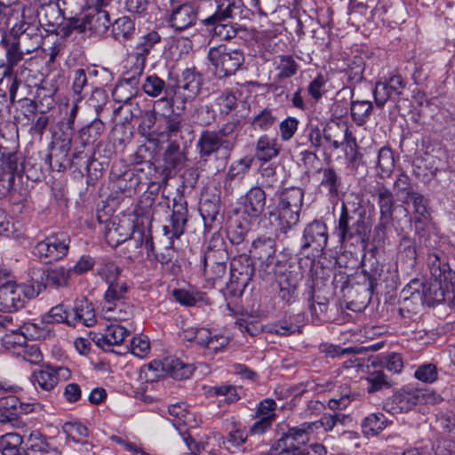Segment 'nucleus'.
<instances>
[{
	"instance_id": "obj_1",
	"label": "nucleus",
	"mask_w": 455,
	"mask_h": 455,
	"mask_svg": "<svg viewBox=\"0 0 455 455\" xmlns=\"http://www.w3.org/2000/svg\"><path fill=\"white\" fill-rule=\"evenodd\" d=\"M304 191L298 187L283 189L278 196L276 206L268 212L269 219L277 221L280 229L286 233L299 220Z\"/></svg>"
},
{
	"instance_id": "obj_2",
	"label": "nucleus",
	"mask_w": 455,
	"mask_h": 455,
	"mask_svg": "<svg viewBox=\"0 0 455 455\" xmlns=\"http://www.w3.org/2000/svg\"><path fill=\"white\" fill-rule=\"evenodd\" d=\"M336 232L341 243L354 244L363 241L370 232V226L366 222L364 212H355L353 214H349L343 203Z\"/></svg>"
},
{
	"instance_id": "obj_3",
	"label": "nucleus",
	"mask_w": 455,
	"mask_h": 455,
	"mask_svg": "<svg viewBox=\"0 0 455 455\" xmlns=\"http://www.w3.org/2000/svg\"><path fill=\"white\" fill-rule=\"evenodd\" d=\"M208 60L213 67L215 76L224 78L235 74L244 58L242 51L227 44H220L209 49Z\"/></svg>"
},
{
	"instance_id": "obj_4",
	"label": "nucleus",
	"mask_w": 455,
	"mask_h": 455,
	"mask_svg": "<svg viewBox=\"0 0 455 455\" xmlns=\"http://www.w3.org/2000/svg\"><path fill=\"white\" fill-rule=\"evenodd\" d=\"M311 426L304 422L296 427H290L288 430L271 446L268 455H295L309 441Z\"/></svg>"
},
{
	"instance_id": "obj_5",
	"label": "nucleus",
	"mask_w": 455,
	"mask_h": 455,
	"mask_svg": "<svg viewBox=\"0 0 455 455\" xmlns=\"http://www.w3.org/2000/svg\"><path fill=\"white\" fill-rule=\"evenodd\" d=\"M69 244L68 234L55 233L38 242L33 248V254L45 263H52L68 255Z\"/></svg>"
},
{
	"instance_id": "obj_6",
	"label": "nucleus",
	"mask_w": 455,
	"mask_h": 455,
	"mask_svg": "<svg viewBox=\"0 0 455 455\" xmlns=\"http://www.w3.org/2000/svg\"><path fill=\"white\" fill-rule=\"evenodd\" d=\"M10 35L28 54L38 49L42 43L39 24L36 19L30 21L25 20V9L22 12V20L12 26Z\"/></svg>"
},
{
	"instance_id": "obj_7",
	"label": "nucleus",
	"mask_w": 455,
	"mask_h": 455,
	"mask_svg": "<svg viewBox=\"0 0 455 455\" xmlns=\"http://www.w3.org/2000/svg\"><path fill=\"white\" fill-rule=\"evenodd\" d=\"M254 274V266L246 254L235 257L230 262V278L228 287L233 291L242 292L249 284Z\"/></svg>"
},
{
	"instance_id": "obj_8",
	"label": "nucleus",
	"mask_w": 455,
	"mask_h": 455,
	"mask_svg": "<svg viewBox=\"0 0 455 455\" xmlns=\"http://www.w3.org/2000/svg\"><path fill=\"white\" fill-rule=\"evenodd\" d=\"M427 261L431 277L435 283L438 285L435 299L438 301H443L445 299L444 292L449 289L452 273L446 258L443 254L431 253L428 255Z\"/></svg>"
},
{
	"instance_id": "obj_9",
	"label": "nucleus",
	"mask_w": 455,
	"mask_h": 455,
	"mask_svg": "<svg viewBox=\"0 0 455 455\" xmlns=\"http://www.w3.org/2000/svg\"><path fill=\"white\" fill-rule=\"evenodd\" d=\"M374 195L377 197L380 213L379 223L375 227L374 231L380 241L385 239L387 227L392 221L395 199L391 190L383 185L375 188Z\"/></svg>"
},
{
	"instance_id": "obj_10",
	"label": "nucleus",
	"mask_w": 455,
	"mask_h": 455,
	"mask_svg": "<svg viewBox=\"0 0 455 455\" xmlns=\"http://www.w3.org/2000/svg\"><path fill=\"white\" fill-rule=\"evenodd\" d=\"M235 147L234 141L220 138L216 131H203L196 141V150L200 159L208 161L211 156L217 154L220 150L230 152Z\"/></svg>"
},
{
	"instance_id": "obj_11",
	"label": "nucleus",
	"mask_w": 455,
	"mask_h": 455,
	"mask_svg": "<svg viewBox=\"0 0 455 455\" xmlns=\"http://www.w3.org/2000/svg\"><path fill=\"white\" fill-rule=\"evenodd\" d=\"M239 212L248 221H255L266 205V193L260 187H252L240 198Z\"/></svg>"
},
{
	"instance_id": "obj_12",
	"label": "nucleus",
	"mask_w": 455,
	"mask_h": 455,
	"mask_svg": "<svg viewBox=\"0 0 455 455\" xmlns=\"http://www.w3.org/2000/svg\"><path fill=\"white\" fill-rule=\"evenodd\" d=\"M276 403L275 400L267 398L261 401L255 411V422L250 427L249 433L253 435H263L267 432L272 424L275 421Z\"/></svg>"
},
{
	"instance_id": "obj_13",
	"label": "nucleus",
	"mask_w": 455,
	"mask_h": 455,
	"mask_svg": "<svg viewBox=\"0 0 455 455\" xmlns=\"http://www.w3.org/2000/svg\"><path fill=\"white\" fill-rule=\"evenodd\" d=\"M198 15L197 5L194 3L172 4L168 22L176 30H184L194 26Z\"/></svg>"
},
{
	"instance_id": "obj_14",
	"label": "nucleus",
	"mask_w": 455,
	"mask_h": 455,
	"mask_svg": "<svg viewBox=\"0 0 455 455\" xmlns=\"http://www.w3.org/2000/svg\"><path fill=\"white\" fill-rule=\"evenodd\" d=\"M302 241L303 250L312 248L316 252H322L328 242L326 225L320 220H314L307 224L303 231Z\"/></svg>"
},
{
	"instance_id": "obj_15",
	"label": "nucleus",
	"mask_w": 455,
	"mask_h": 455,
	"mask_svg": "<svg viewBox=\"0 0 455 455\" xmlns=\"http://www.w3.org/2000/svg\"><path fill=\"white\" fill-rule=\"evenodd\" d=\"M404 87L405 84L400 75L391 76L387 80L377 83L373 91L377 107L382 108L387 100L399 98Z\"/></svg>"
},
{
	"instance_id": "obj_16",
	"label": "nucleus",
	"mask_w": 455,
	"mask_h": 455,
	"mask_svg": "<svg viewBox=\"0 0 455 455\" xmlns=\"http://www.w3.org/2000/svg\"><path fill=\"white\" fill-rule=\"evenodd\" d=\"M29 289L17 283L0 290V311L13 312L24 307Z\"/></svg>"
},
{
	"instance_id": "obj_17",
	"label": "nucleus",
	"mask_w": 455,
	"mask_h": 455,
	"mask_svg": "<svg viewBox=\"0 0 455 455\" xmlns=\"http://www.w3.org/2000/svg\"><path fill=\"white\" fill-rule=\"evenodd\" d=\"M131 333V328L120 323H110L103 333L95 334L93 341L97 347L104 351H111L114 346H120Z\"/></svg>"
},
{
	"instance_id": "obj_18",
	"label": "nucleus",
	"mask_w": 455,
	"mask_h": 455,
	"mask_svg": "<svg viewBox=\"0 0 455 455\" xmlns=\"http://www.w3.org/2000/svg\"><path fill=\"white\" fill-rule=\"evenodd\" d=\"M422 399L421 388L413 386L400 388L392 396V402L400 412H407L412 410L416 405L420 404Z\"/></svg>"
},
{
	"instance_id": "obj_19",
	"label": "nucleus",
	"mask_w": 455,
	"mask_h": 455,
	"mask_svg": "<svg viewBox=\"0 0 455 455\" xmlns=\"http://www.w3.org/2000/svg\"><path fill=\"white\" fill-rule=\"evenodd\" d=\"M202 86V77L194 69H185L177 82L178 92L182 95L184 100L196 98Z\"/></svg>"
},
{
	"instance_id": "obj_20",
	"label": "nucleus",
	"mask_w": 455,
	"mask_h": 455,
	"mask_svg": "<svg viewBox=\"0 0 455 455\" xmlns=\"http://www.w3.org/2000/svg\"><path fill=\"white\" fill-rule=\"evenodd\" d=\"M88 11L84 14L86 30H90L96 35L104 34L109 28L111 21L108 12L102 9L103 6L98 5Z\"/></svg>"
},
{
	"instance_id": "obj_21",
	"label": "nucleus",
	"mask_w": 455,
	"mask_h": 455,
	"mask_svg": "<svg viewBox=\"0 0 455 455\" xmlns=\"http://www.w3.org/2000/svg\"><path fill=\"white\" fill-rule=\"evenodd\" d=\"M131 225L129 223L111 220L105 227V238L111 247H116L124 243L131 235Z\"/></svg>"
},
{
	"instance_id": "obj_22",
	"label": "nucleus",
	"mask_w": 455,
	"mask_h": 455,
	"mask_svg": "<svg viewBox=\"0 0 455 455\" xmlns=\"http://www.w3.org/2000/svg\"><path fill=\"white\" fill-rule=\"evenodd\" d=\"M145 67L146 63L143 60L129 52L124 66V72L122 83L132 87L137 86Z\"/></svg>"
},
{
	"instance_id": "obj_23",
	"label": "nucleus",
	"mask_w": 455,
	"mask_h": 455,
	"mask_svg": "<svg viewBox=\"0 0 455 455\" xmlns=\"http://www.w3.org/2000/svg\"><path fill=\"white\" fill-rule=\"evenodd\" d=\"M71 318H74V326L82 323L85 326H92L96 323V315L93 306L85 299H77L71 308Z\"/></svg>"
},
{
	"instance_id": "obj_24",
	"label": "nucleus",
	"mask_w": 455,
	"mask_h": 455,
	"mask_svg": "<svg viewBox=\"0 0 455 455\" xmlns=\"http://www.w3.org/2000/svg\"><path fill=\"white\" fill-rule=\"evenodd\" d=\"M132 312V307L124 301L104 302L101 308L103 317L113 322H127Z\"/></svg>"
},
{
	"instance_id": "obj_25",
	"label": "nucleus",
	"mask_w": 455,
	"mask_h": 455,
	"mask_svg": "<svg viewBox=\"0 0 455 455\" xmlns=\"http://www.w3.org/2000/svg\"><path fill=\"white\" fill-rule=\"evenodd\" d=\"M281 146L275 138L267 134L261 135L256 143L255 156L258 160L268 162L280 153Z\"/></svg>"
},
{
	"instance_id": "obj_26",
	"label": "nucleus",
	"mask_w": 455,
	"mask_h": 455,
	"mask_svg": "<svg viewBox=\"0 0 455 455\" xmlns=\"http://www.w3.org/2000/svg\"><path fill=\"white\" fill-rule=\"evenodd\" d=\"M214 255L208 252L204 257V275L205 281L212 286H214L217 282L222 279L226 274V263L223 261H214Z\"/></svg>"
},
{
	"instance_id": "obj_27",
	"label": "nucleus",
	"mask_w": 455,
	"mask_h": 455,
	"mask_svg": "<svg viewBox=\"0 0 455 455\" xmlns=\"http://www.w3.org/2000/svg\"><path fill=\"white\" fill-rule=\"evenodd\" d=\"M111 33L115 40L124 44L134 37L136 33L135 23L127 16L120 17L112 24Z\"/></svg>"
},
{
	"instance_id": "obj_28",
	"label": "nucleus",
	"mask_w": 455,
	"mask_h": 455,
	"mask_svg": "<svg viewBox=\"0 0 455 455\" xmlns=\"http://www.w3.org/2000/svg\"><path fill=\"white\" fill-rule=\"evenodd\" d=\"M164 366L165 376H171L176 379H188L193 371L191 365L186 364L179 358L172 356L164 359Z\"/></svg>"
},
{
	"instance_id": "obj_29",
	"label": "nucleus",
	"mask_w": 455,
	"mask_h": 455,
	"mask_svg": "<svg viewBox=\"0 0 455 455\" xmlns=\"http://www.w3.org/2000/svg\"><path fill=\"white\" fill-rule=\"evenodd\" d=\"M23 438L17 433H7L0 437L2 455H21L27 451L22 447Z\"/></svg>"
},
{
	"instance_id": "obj_30",
	"label": "nucleus",
	"mask_w": 455,
	"mask_h": 455,
	"mask_svg": "<svg viewBox=\"0 0 455 455\" xmlns=\"http://www.w3.org/2000/svg\"><path fill=\"white\" fill-rule=\"evenodd\" d=\"M104 129L105 124L99 117H95L88 125L83 127L78 133V140L82 147L96 141L102 134Z\"/></svg>"
},
{
	"instance_id": "obj_31",
	"label": "nucleus",
	"mask_w": 455,
	"mask_h": 455,
	"mask_svg": "<svg viewBox=\"0 0 455 455\" xmlns=\"http://www.w3.org/2000/svg\"><path fill=\"white\" fill-rule=\"evenodd\" d=\"M29 449L41 455H60L57 447L48 442V438L39 431H33L28 437Z\"/></svg>"
},
{
	"instance_id": "obj_32",
	"label": "nucleus",
	"mask_w": 455,
	"mask_h": 455,
	"mask_svg": "<svg viewBox=\"0 0 455 455\" xmlns=\"http://www.w3.org/2000/svg\"><path fill=\"white\" fill-rule=\"evenodd\" d=\"M387 425V419L383 413H371L362 421L363 433L367 436H376L382 432Z\"/></svg>"
},
{
	"instance_id": "obj_33",
	"label": "nucleus",
	"mask_w": 455,
	"mask_h": 455,
	"mask_svg": "<svg viewBox=\"0 0 455 455\" xmlns=\"http://www.w3.org/2000/svg\"><path fill=\"white\" fill-rule=\"evenodd\" d=\"M71 268L65 267H50L45 271V282L48 286L54 288L66 287L68 284Z\"/></svg>"
},
{
	"instance_id": "obj_34",
	"label": "nucleus",
	"mask_w": 455,
	"mask_h": 455,
	"mask_svg": "<svg viewBox=\"0 0 455 455\" xmlns=\"http://www.w3.org/2000/svg\"><path fill=\"white\" fill-rule=\"evenodd\" d=\"M373 106L370 100H352L351 116L357 125H363L371 117Z\"/></svg>"
},
{
	"instance_id": "obj_35",
	"label": "nucleus",
	"mask_w": 455,
	"mask_h": 455,
	"mask_svg": "<svg viewBox=\"0 0 455 455\" xmlns=\"http://www.w3.org/2000/svg\"><path fill=\"white\" fill-rule=\"evenodd\" d=\"M203 23L208 27L211 33L219 36L220 39L228 40L234 38L237 34L236 29L232 25L231 20H228V21H208V18H206L203 20Z\"/></svg>"
},
{
	"instance_id": "obj_36",
	"label": "nucleus",
	"mask_w": 455,
	"mask_h": 455,
	"mask_svg": "<svg viewBox=\"0 0 455 455\" xmlns=\"http://www.w3.org/2000/svg\"><path fill=\"white\" fill-rule=\"evenodd\" d=\"M275 242L269 236H261L252 242L251 252L259 259H267L275 252Z\"/></svg>"
},
{
	"instance_id": "obj_37",
	"label": "nucleus",
	"mask_w": 455,
	"mask_h": 455,
	"mask_svg": "<svg viewBox=\"0 0 455 455\" xmlns=\"http://www.w3.org/2000/svg\"><path fill=\"white\" fill-rule=\"evenodd\" d=\"M322 179L320 186L326 188L331 199L337 198L340 187V179L337 172L331 168H324L320 171Z\"/></svg>"
},
{
	"instance_id": "obj_38",
	"label": "nucleus",
	"mask_w": 455,
	"mask_h": 455,
	"mask_svg": "<svg viewBox=\"0 0 455 455\" xmlns=\"http://www.w3.org/2000/svg\"><path fill=\"white\" fill-rule=\"evenodd\" d=\"M143 238V232L134 231L132 237H129L124 243V255L132 260L140 259L142 256Z\"/></svg>"
},
{
	"instance_id": "obj_39",
	"label": "nucleus",
	"mask_w": 455,
	"mask_h": 455,
	"mask_svg": "<svg viewBox=\"0 0 455 455\" xmlns=\"http://www.w3.org/2000/svg\"><path fill=\"white\" fill-rule=\"evenodd\" d=\"M0 87L8 89L10 100L14 102L19 88V81L12 73V68L6 64L0 66Z\"/></svg>"
},
{
	"instance_id": "obj_40",
	"label": "nucleus",
	"mask_w": 455,
	"mask_h": 455,
	"mask_svg": "<svg viewBox=\"0 0 455 455\" xmlns=\"http://www.w3.org/2000/svg\"><path fill=\"white\" fill-rule=\"evenodd\" d=\"M141 88L145 94L152 98L159 97L164 92H167L165 81L156 74L147 76Z\"/></svg>"
},
{
	"instance_id": "obj_41",
	"label": "nucleus",
	"mask_w": 455,
	"mask_h": 455,
	"mask_svg": "<svg viewBox=\"0 0 455 455\" xmlns=\"http://www.w3.org/2000/svg\"><path fill=\"white\" fill-rule=\"evenodd\" d=\"M377 167L380 178L389 177L395 168V159L392 150L383 147L379 150Z\"/></svg>"
},
{
	"instance_id": "obj_42",
	"label": "nucleus",
	"mask_w": 455,
	"mask_h": 455,
	"mask_svg": "<svg viewBox=\"0 0 455 455\" xmlns=\"http://www.w3.org/2000/svg\"><path fill=\"white\" fill-rule=\"evenodd\" d=\"M2 43L4 44L5 48L6 65L13 68L23 60L24 55L28 53L27 52H24L21 45L18 44V41L13 37L12 40L7 41L3 39Z\"/></svg>"
},
{
	"instance_id": "obj_43",
	"label": "nucleus",
	"mask_w": 455,
	"mask_h": 455,
	"mask_svg": "<svg viewBox=\"0 0 455 455\" xmlns=\"http://www.w3.org/2000/svg\"><path fill=\"white\" fill-rule=\"evenodd\" d=\"M26 342V337L18 331H12L10 333H6L0 339V345L4 350L12 351L17 355L20 354V350Z\"/></svg>"
},
{
	"instance_id": "obj_44",
	"label": "nucleus",
	"mask_w": 455,
	"mask_h": 455,
	"mask_svg": "<svg viewBox=\"0 0 455 455\" xmlns=\"http://www.w3.org/2000/svg\"><path fill=\"white\" fill-rule=\"evenodd\" d=\"M32 379L35 383L46 391L52 390L57 385V379L55 378L53 367L52 366L35 371Z\"/></svg>"
},
{
	"instance_id": "obj_45",
	"label": "nucleus",
	"mask_w": 455,
	"mask_h": 455,
	"mask_svg": "<svg viewBox=\"0 0 455 455\" xmlns=\"http://www.w3.org/2000/svg\"><path fill=\"white\" fill-rule=\"evenodd\" d=\"M279 297L288 303L291 302L296 297L298 280L291 275H283L279 280Z\"/></svg>"
},
{
	"instance_id": "obj_46",
	"label": "nucleus",
	"mask_w": 455,
	"mask_h": 455,
	"mask_svg": "<svg viewBox=\"0 0 455 455\" xmlns=\"http://www.w3.org/2000/svg\"><path fill=\"white\" fill-rule=\"evenodd\" d=\"M243 7L242 0L230 1L226 7H223V4H219L216 12L208 17V21H228V20L233 19L235 9L242 10Z\"/></svg>"
},
{
	"instance_id": "obj_47",
	"label": "nucleus",
	"mask_w": 455,
	"mask_h": 455,
	"mask_svg": "<svg viewBox=\"0 0 455 455\" xmlns=\"http://www.w3.org/2000/svg\"><path fill=\"white\" fill-rule=\"evenodd\" d=\"M399 259L409 267L415 265L417 252L415 243L411 239L408 237L402 238L400 242Z\"/></svg>"
},
{
	"instance_id": "obj_48",
	"label": "nucleus",
	"mask_w": 455,
	"mask_h": 455,
	"mask_svg": "<svg viewBox=\"0 0 455 455\" xmlns=\"http://www.w3.org/2000/svg\"><path fill=\"white\" fill-rule=\"evenodd\" d=\"M0 172L20 176L22 169L19 167V159L16 153L3 152L0 156Z\"/></svg>"
},
{
	"instance_id": "obj_49",
	"label": "nucleus",
	"mask_w": 455,
	"mask_h": 455,
	"mask_svg": "<svg viewBox=\"0 0 455 455\" xmlns=\"http://www.w3.org/2000/svg\"><path fill=\"white\" fill-rule=\"evenodd\" d=\"M62 431L75 443L82 442L88 435L87 427L81 422L68 421L62 425Z\"/></svg>"
},
{
	"instance_id": "obj_50",
	"label": "nucleus",
	"mask_w": 455,
	"mask_h": 455,
	"mask_svg": "<svg viewBox=\"0 0 455 455\" xmlns=\"http://www.w3.org/2000/svg\"><path fill=\"white\" fill-rule=\"evenodd\" d=\"M278 185V177L275 172V167L272 164L261 166L259 169V178L258 179V186L262 189L275 188Z\"/></svg>"
},
{
	"instance_id": "obj_51",
	"label": "nucleus",
	"mask_w": 455,
	"mask_h": 455,
	"mask_svg": "<svg viewBox=\"0 0 455 455\" xmlns=\"http://www.w3.org/2000/svg\"><path fill=\"white\" fill-rule=\"evenodd\" d=\"M128 291V286L124 282L116 281L108 283V288L105 292L104 302L123 301Z\"/></svg>"
},
{
	"instance_id": "obj_52",
	"label": "nucleus",
	"mask_w": 455,
	"mask_h": 455,
	"mask_svg": "<svg viewBox=\"0 0 455 455\" xmlns=\"http://www.w3.org/2000/svg\"><path fill=\"white\" fill-rule=\"evenodd\" d=\"M142 374L144 375L145 379L149 382H154L165 377L164 360H154L150 362L141 369V375Z\"/></svg>"
},
{
	"instance_id": "obj_53",
	"label": "nucleus",
	"mask_w": 455,
	"mask_h": 455,
	"mask_svg": "<svg viewBox=\"0 0 455 455\" xmlns=\"http://www.w3.org/2000/svg\"><path fill=\"white\" fill-rule=\"evenodd\" d=\"M394 188L403 203L409 204L410 196L414 193L411 188L409 176L405 173H400L394 183Z\"/></svg>"
},
{
	"instance_id": "obj_54",
	"label": "nucleus",
	"mask_w": 455,
	"mask_h": 455,
	"mask_svg": "<svg viewBox=\"0 0 455 455\" xmlns=\"http://www.w3.org/2000/svg\"><path fill=\"white\" fill-rule=\"evenodd\" d=\"M48 318L53 323H66L74 326V318H71V310L64 304H59L51 308Z\"/></svg>"
},
{
	"instance_id": "obj_55",
	"label": "nucleus",
	"mask_w": 455,
	"mask_h": 455,
	"mask_svg": "<svg viewBox=\"0 0 455 455\" xmlns=\"http://www.w3.org/2000/svg\"><path fill=\"white\" fill-rule=\"evenodd\" d=\"M276 122V116L273 109L264 108L252 120L254 127L261 131H267Z\"/></svg>"
},
{
	"instance_id": "obj_56",
	"label": "nucleus",
	"mask_w": 455,
	"mask_h": 455,
	"mask_svg": "<svg viewBox=\"0 0 455 455\" xmlns=\"http://www.w3.org/2000/svg\"><path fill=\"white\" fill-rule=\"evenodd\" d=\"M199 211L204 222H212L215 220L220 205L217 199H204L200 202Z\"/></svg>"
},
{
	"instance_id": "obj_57",
	"label": "nucleus",
	"mask_w": 455,
	"mask_h": 455,
	"mask_svg": "<svg viewBox=\"0 0 455 455\" xmlns=\"http://www.w3.org/2000/svg\"><path fill=\"white\" fill-rule=\"evenodd\" d=\"M216 105L220 114L228 115L236 108L237 99L233 92L225 91L216 98Z\"/></svg>"
},
{
	"instance_id": "obj_58",
	"label": "nucleus",
	"mask_w": 455,
	"mask_h": 455,
	"mask_svg": "<svg viewBox=\"0 0 455 455\" xmlns=\"http://www.w3.org/2000/svg\"><path fill=\"white\" fill-rule=\"evenodd\" d=\"M298 64L290 55L280 56V61L277 65L278 76L281 78H288L294 76L298 70Z\"/></svg>"
},
{
	"instance_id": "obj_59",
	"label": "nucleus",
	"mask_w": 455,
	"mask_h": 455,
	"mask_svg": "<svg viewBox=\"0 0 455 455\" xmlns=\"http://www.w3.org/2000/svg\"><path fill=\"white\" fill-rule=\"evenodd\" d=\"M131 351L139 358L146 357L150 352L149 339L143 335L133 337L131 341Z\"/></svg>"
},
{
	"instance_id": "obj_60",
	"label": "nucleus",
	"mask_w": 455,
	"mask_h": 455,
	"mask_svg": "<svg viewBox=\"0 0 455 455\" xmlns=\"http://www.w3.org/2000/svg\"><path fill=\"white\" fill-rule=\"evenodd\" d=\"M251 163L252 159L248 156L233 163L228 169V178L230 180L242 179L250 169Z\"/></svg>"
},
{
	"instance_id": "obj_61",
	"label": "nucleus",
	"mask_w": 455,
	"mask_h": 455,
	"mask_svg": "<svg viewBox=\"0 0 455 455\" xmlns=\"http://www.w3.org/2000/svg\"><path fill=\"white\" fill-rule=\"evenodd\" d=\"M437 369L433 363L419 365L414 372V377L425 383H433L437 379Z\"/></svg>"
},
{
	"instance_id": "obj_62",
	"label": "nucleus",
	"mask_w": 455,
	"mask_h": 455,
	"mask_svg": "<svg viewBox=\"0 0 455 455\" xmlns=\"http://www.w3.org/2000/svg\"><path fill=\"white\" fill-rule=\"evenodd\" d=\"M343 140L347 145L346 157L349 163H355L358 159L357 144L355 139L349 132L347 126L341 127Z\"/></svg>"
},
{
	"instance_id": "obj_63",
	"label": "nucleus",
	"mask_w": 455,
	"mask_h": 455,
	"mask_svg": "<svg viewBox=\"0 0 455 455\" xmlns=\"http://www.w3.org/2000/svg\"><path fill=\"white\" fill-rule=\"evenodd\" d=\"M162 115L165 116V131L168 138L178 137L181 132L182 117L175 114L166 115V113H163Z\"/></svg>"
},
{
	"instance_id": "obj_64",
	"label": "nucleus",
	"mask_w": 455,
	"mask_h": 455,
	"mask_svg": "<svg viewBox=\"0 0 455 455\" xmlns=\"http://www.w3.org/2000/svg\"><path fill=\"white\" fill-rule=\"evenodd\" d=\"M107 101L108 94L106 91L101 88H95L92 91L87 103L95 110L97 116H99L103 107L107 104Z\"/></svg>"
}]
</instances>
